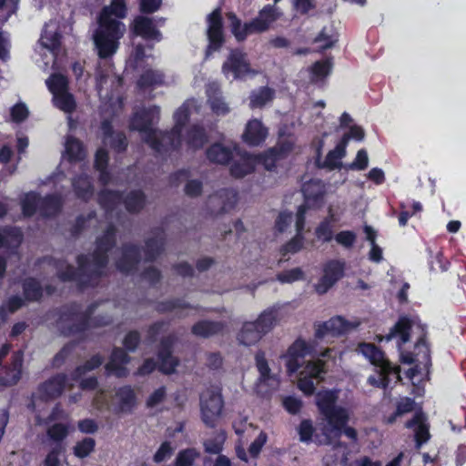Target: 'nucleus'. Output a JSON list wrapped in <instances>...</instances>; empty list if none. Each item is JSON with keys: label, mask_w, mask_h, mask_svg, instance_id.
Here are the masks:
<instances>
[{"label": "nucleus", "mask_w": 466, "mask_h": 466, "mask_svg": "<svg viewBox=\"0 0 466 466\" xmlns=\"http://www.w3.org/2000/svg\"><path fill=\"white\" fill-rule=\"evenodd\" d=\"M129 360L130 358L122 349H115L109 361L106 365V370L108 374L115 375L118 378L126 377L128 374L126 365Z\"/></svg>", "instance_id": "nucleus-26"}, {"label": "nucleus", "mask_w": 466, "mask_h": 466, "mask_svg": "<svg viewBox=\"0 0 466 466\" xmlns=\"http://www.w3.org/2000/svg\"><path fill=\"white\" fill-rule=\"evenodd\" d=\"M222 73L227 78L238 79L248 75H255L257 71L250 67L245 53L240 50H231L222 66Z\"/></svg>", "instance_id": "nucleus-15"}, {"label": "nucleus", "mask_w": 466, "mask_h": 466, "mask_svg": "<svg viewBox=\"0 0 466 466\" xmlns=\"http://www.w3.org/2000/svg\"><path fill=\"white\" fill-rule=\"evenodd\" d=\"M359 350L371 364L378 368V374L376 376H370L368 379L371 385L381 388L388 387L390 374H394L396 378L400 380V370L393 369L385 359L384 353L376 346L362 343L360 345Z\"/></svg>", "instance_id": "nucleus-8"}, {"label": "nucleus", "mask_w": 466, "mask_h": 466, "mask_svg": "<svg viewBox=\"0 0 466 466\" xmlns=\"http://www.w3.org/2000/svg\"><path fill=\"white\" fill-rule=\"evenodd\" d=\"M103 133V142L105 145H111L116 150H124L127 145L126 136L122 133H114L112 126L108 121H104L101 125Z\"/></svg>", "instance_id": "nucleus-36"}, {"label": "nucleus", "mask_w": 466, "mask_h": 466, "mask_svg": "<svg viewBox=\"0 0 466 466\" xmlns=\"http://www.w3.org/2000/svg\"><path fill=\"white\" fill-rule=\"evenodd\" d=\"M121 197L117 192L105 189L99 194V203L106 210L113 209L120 202Z\"/></svg>", "instance_id": "nucleus-52"}, {"label": "nucleus", "mask_w": 466, "mask_h": 466, "mask_svg": "<svg viewBox=\"0 0 466 466\" xmlns=\"http://www.w3.org/2000/svg\"><path fill=\"white\" fill-rule=\"evenodd\" d=\"M107 164V153L100 148L96 151L95 167L100 171V181L103 184H106L108 180V175L106 173L105 168Z\"/></svg>", "instance_id": "nucleus-55"}, {"label": "nucleus", "mask_w": 466, "mask_h": 466, "mask_svg": "<svg viewBox=\"0 0 466 466\" xmlns=\"http://www.w3.org/2000/svg\"><path fill=\"white\" fill-rule=\"evenodd\" d=\"M223 325L220 322L198 321L192 327V333L198 337H209L220 332Z\"/></svg>", "instance_id": "nucleus-43"}, {"label": "nucleus", "mask_w": 466, "mask_h": 466, "mask_svg": "<svg viewBox=\"0 0 466 466\" xmlns=\"http://www.w3.org/2000/svg\"><path fill=\"white\" fill-rule=\"evenodd\" d=\"M401 360L407 364L416 363L419 365H423L427 368L430 364V350L428 346L425 343L423 338H420L416 346L415 352L413 353H403L401 352Z\"/></svg>", "instance_id": "nucleus-28"}, {"label": "nucleus", "mask_w": 466, "mask_h": 466, "mask_svg": "<svg viewBox=\"0 0 466 466\" xmlns=\"http://www.w3.org/2000/svg\"><path fill=\"white\" fill-rule=\"evenodd\" d=\"M346 209V203L342 200H336L331 203L328 208V218L332 222H337L341 218Z\"/></svg>", "instance_id": "nucleus-63"}, {"label": "nucleus", "mask_w": 466, "mask_h": 466, "mask_svg": "<svg viewBox=\"0 0 466 466\" xmlns=\"http://www.w3.org/2000/svg\"><path fill=\"white\" fill-rule=\"evenodd\" d=\"M181 132L182 130L180 131V133ZM207 140L208 136L204 128H202L199 126H193L187 132V136L184 139H182V136L180 135V145L177 147V148H178L182 145V142L185 141L187 147L189 149L196 150L202 147L204 144L207 142ZM174 149H176V147Z\"/></svg>", "instance_id": "nucleus-37"}, {"label": "nucleus", "mask_w": 466, "mask_h": 466, "mask_svg": "<svg viewBox=\"0 0 466 466\" xmlns=\"http://www.w3.org/2000/svg\"><path fill=\"white\" fill-rule=\"evenodd\" d=\"M137 405V393L131 386L117 388L111 399V410L117 415L132 413Z\"/></svg>", "instance_id": "nucleus-17"}, {"label": "nucleus", "mask_w": 466, "mask_h": 466, "mask_svg": "<svg viewBox=\"0 0 466 466\" xmlns=\"http://www.w3.org/2000/svg\"><path fill=\"white\" fill-rule=\"evenodd\" d=\"M67 79L61 74H53L46 79L49 91L53 94V101L56 107L70 114L76 108V102L71 94L67 92Z\"/></svg>", "instance_id": "nucleus-11"}, {"label": "nucleus", "mask_w": 466, "mask_h": 466, "mask_svg": "<svg viewBox=\"0 0 466 466\" xmlns=\"http://www.w3.org/2000/svg\"><path fill=\"white\" fill-rule=\"evenodd\" d=\"M281 316L278 309L269 308L259 314L255 321L243 323L238 333V340L244 346L257 344L279 321Z\"/></svg>", "instance_id": "nucleus-7"}, {"label": "nucleus", "mask_w": 466, "mask_h": 466, "mask_svg": "<svg viewBox=\"0 0 466 466\" xmlns=\"http://www.w3.org/2000/svg\"><path fill=\"white\" fill-rule=\"evenodd\" d=\"M280 157L277 148H271L264 155L257 157V163H261L266 169L271 170L275 167L276 161Z\"/></svg>", "instance_id": "nucleus-61"}, {"label": "nucleus", "mask_w": 466, "mask_h": 466, "mask_svg": "<svg viewBox=\"0 0 466 466\" xmlns=\"http://www.w3.org/2000/svg\"><path fill=\"white\" fill-rule=\"evenodd\" d=\"M359 350L371 364L378 368V374L376 376H370L368 379L371 385L381 388L388 387L390 374H394L396 378L400 380V370L393 369L385 359L384 353L376 346L362 343L360 345Z\"/></svg>", "instance_id": "nucleus-9"}, {"label": "nucleus", "mask_w": 466, "mask_h": 466, "mask_svg": "<svg viewBox=\"0 0 466 466\" xmlns=\"http://www.w3.org/2000/svg\"><path fill=\"white\" fill-rule=\"evenodd\" d=\"M407 428H413L417 448H420L430 439L429 426L423 413H416L414 418L406 423Z\"/></svg>", "instance_id": "nucleus-32"}, {"label": "nucleus", "mask_w": 466, "mask_h": 466, "mask_svg": "<svg viewBox=\"0 0 466 466\" xmlns=\"http://www.w3.org/2000/svg\"><path fill=\"white\" fill-rule=\"evenodd\" d=\"M164 76L161 72L157 70H147L138 80L140 86H152L163 84Z\"/></svg>", "instance_id": "nucleus-51"}, {"label": "nucleus", "mask_w": 466, "mask_h": 466, "mask_svg": "<svg viewBox=\"0 0 466 466\" xmlns=\"http://www.w3.org/2000/svg\"><path fill=\"white\" fill-rule=\"evenodd\" d=\"M207 96L208 104L214 115L224 116L230 112V106L221 96L219 86L216 83L208 86Z\"/></svg>", "instance_id": "nucleus-25"}, {"label": "nucleus", "mask_w": 466, "mask_h": 466, "mask_svg": "<svg viewBox=\"0 0 466 466\" xmlns=\"http://www.w3.org/2000/svg\"><path fill=\"white\" fill-rule=\"evenodd\" d=\"M304 278V273L301 268H295L283 272L277 276V279L281 283H293Z\"/></svg>", "instance_id": "nucleus-59"}, {"label": "nucleus", "mask_w": 466, "mask_h": 466, "mask_svg": "<svg viewBox=\"0 0 466 466\" xmlns=\"http://www.w3.org/2000/svg\"><path fill=\"white\" fill-rule=\"evenodd\" d=\"M65 156L70 161H80L86 157V151L82 143L73 137H67L65 143Z\"/></svg>", "instance_id": "nucleus-42"}, {"label": "nucleus", "mask_w": 466, "mask_h": 466, "mask_svg": "<svg viewBox=\"0 0 466 466\" xmlns=\"http://www.w3.org/2000/svg\"><path fill=\"white\" fill-rule=\"evenodd\" d=\"M315 347L312 343L298 339L288 350L284 356L289 372L293 373L307 364L304 359L313 355Z\"/></svg>", "instance_id": "nucleus-16"}, {"label": "nucleus", "mask_w": 466, "mask_h": 466, "mask_svg": "<svg viewBox=\"0 0 466 466\" xmlns=\"http://www.w3.org/2000/svg\"><path fill=\"white\" fill-rule=\"evenodd\" d=\"M115 243V229L109 226L104 234L96 238L94 252L89 256L78 257L77 272L66 262L57 264L59 278L63 280L76 279L81 285L92 283L94 279L103 274L108 261L107 251Z\"/></svg>", "instance_id": "nucleus-2"}, {"label": "nucleus", "mask_w": 466, "mask_h": 466, "mask_svg": "<svg viewBox=\"0 0 466 466\" xmlns=\"http://www.w3.org/2000/svg\"><path fill=\"white\" fill-rule=\"evenodd\" d=\"M66 384V377L63 374L56 375L43 383L37 392V399L48 400L61 395Z\"/></svg>", "instance_id": "nucleus-24"}, {"label": "nucleus", "mask_w": 466, "mask_h": 466, "mask_svg": "<svg viewBox=\"0 0 466 466\" xmlns=\"http://www.w3.org/2000/svg\"><path fill=\"white\" fill-rule=\"evenodd\" d=\"M207 36L208 39V46L207 56L220 48L224 42L222 17L220 9L217 8L207 17Z\"/></svg>", "instance_id": "nucleus-21"}, {"label": "nucleus", "mask_w": 466, "mask_h": 466, "mask_svg": "<svg viewBox=\"0 0 466 466\" xmlns=\"http://www.w3.org/2000/svg\"><path fill=\"white\" fill-rule=\"evenodd\" d=\"M201 103L196 99L187 100L175 113V126L169 133L163 134L154 129L153 125L160 118V107L151 106L148 107H138L134 111L129 127L143 135V138L149 146L157 152L175 148L180 145L181 128L188 120V116L194 113L199 114Z\"/></svg>", "instance_id": "nucleus-1"}, {"label": "nucleus", "mask_w": 466, "mask_h": 466, "mask_svg": "<svg viewBox=\"0 0 466 466\" xmlns=\"http://www.w3.org/2000/svg\"><path fill=\"white\" fill-rule=\"evenodd\" d=\"M138 263V250L136 246L126 245L119 251L116 261L117 269L122 272H131Z\"/></svg>", "instance_id": "nucleus-27"}, {"label": "nucleus", "mask_w": 466, "mask_h": 466, "mask_svg": "<svg viewBox=\"0 0 466 466\" xmlns=\"http://www.w3.org/2000/svg\"><path fill=\"white\" fill-rule=\"evenodd\" d=\"M325 373L324 362L321 359L308 361L299 372L298 387L305 394H312L315 390L314 380L319 379Z\"/></svg>", "instance_id": "nucleus-20"}, {"label": "nucleus", "mask_w": 466, "mask_h": 466, "mask_svg": "<svg viewBox=\"0 0 466 466\" xmlns=\"http://www.w3.org/2000/svg\"><path fill=\"white\" fill-rule=\"evenodd\" d=\"M24 293L28 300H37L42 295V289L36 280L29 279L24 283Z\"/></svg>", "instance_id": "nucleus-54"}, {"label": "nucleus", "mask_w": 466, "mask_h": 466, "mask_svg": "<svg viewBox=\"0 0 466 466\" xmlns=\"http://www.w3.org/2000/svg\"><path fill=\"white\" fill-rule=\"evenodd\" d=\"M238 200V193L233 188H221L209 195L206 201V211L218 217L230 212Z\"/></svg>", "instance_id": "nucleus-12"}, {"label": "nucleus", "mask_w": 466, "mask_h": 466, "mask_svg": "<svg viewBox=\"0 0 466 466\" xmlns=\"http://www.w3.org/2000/svg\"><path fill=\"white\" fill-rule=\"evenodd\" d=\"M173 343V339L168 337L162 340L161 349L158 353L160 360L159 369L162 372L170 374L175 371L176 367L178 365L177 358L171 355L170 346Z\"/></svg>", "instance_id": "nucleus-29"}, {"label": "nucleus", "mask_w": 466, "mask_h": 466, "mask_svg": "<svg viewBox=\"0 0 466 466\" xmlns=\"http://www.w3.org/2000/svg\"><path fill=\"white\" fill-rule=\"evenodd\" d=\"M344 262L340 260H330L323 266V274L319 281L314 285V289L318 294H325L334 286L344 275Z\"/></svg>", "instance_id": "nucleus-19"}, {"label": "nucleus", "mask_w": 466, "mask_h": 466, "mask_svg": "<svg viewBox=\"0 0 466 466\" xmlns=\"http://www.w3.org/2000/svg\"><path fill=\"white\" fill-rule=\"evenodd\" d=\"M274 91L268 87H261L250 95L251 108L262 107L273 99Z\"/></svg>", "instance_id": "nucleus-46"}, {"label": "nucleus", "mask_w": 466, "mask_h": 466, "mask_svg": "<svg viewBox=\"0 0 466 466\" xmlns=\"http://www.w3.org/2000/svg\"><path fill=\"white\" fill-rule=\"evenodd\" d=\"M133 30L137 35L146 39L159 41L161 34L156 29L153 21L147 17L138 16L134 20Z\"/></svg>", "instance_id": "nucleus-31"}, {"label": "nucleus", "mask_w": 466, "mask_h": 466, "mask_svg": "<svg viewBox=\"0 0 466 466\" xmlns=\"http://www.w3.org/2000/svg\"><path fill=\"white\" fill-rule=\"evenodd\" d=\"M360 325L358 320L349 321L340 316H336L325 322L315 325V336L323 339L326 336H339L345 334Z\"/></svg>", "instance_id": "nucleus-18"}, {"label": "nucleus", "mask_w": 466, "mask_h": 466, "mask_svg": "<svg viewBox=\"0 0 466 466\" xmlns=\"http://www.w3.org/2000/svg\"><path fill=\"white\" fill-rule=\"evenodd\" d=\"M73 187L78 198L88 199L93 195V188L86 176H81L73 181Z\"/></svg>", "instance_id": "nucleus-48"}, {"label": "nucleus", "mask_w": 466, "mask_h": 466, "mask_svg": "<svg viewBox=\"0 0 466 466\" xmlns=\"http://www.w3.org/2000/svg\"><path fill=\"white\" fill-rule=\"evenodd\" d=\"M238 152V147L232 142H216L206 150L208 160L217 165H227Z\"/></svg>", "instance_id": "nucleus-22"}, {"label": "nucleus", "mask_w": 466, "mask_h": 466, "mask_svg": "<svg viewBox=\"0 0 466 466\" xmlns=\"http://www.w3.org/2000/svg\"><path fill=\"white\" fill-rule=\"evenodd\" d=\"M126 208L129 212H138L146 205V198L140 190L130 191L124 198Z\"/></svg>", "instance_id": "nucleus-45"}, {"label": "nucleus", "mask_w": 466, "mask_h": 466, "mask_svg": "<svg viewBox=\"0 0 466 466\" xmlns=\"http://www.w3.org/2000/svg\"><path fill=\"white\" fill-rule=\"evenodd\" d=\"M126 15L125 0H112L110 5L102 9L98 28L93 36L99 57L107 58L116 52L118 40L126 32L125 25L118 19H122Z\"/></svg>", "instance_id": "nucleus-4"}, {"label": "nucleus", "mask_w": 466, "mask_h": 466, "mask_svg": "<svg viewBox=\"0 0 466 466\" xmlns=\"http://www.w3.org/2000/svg\"><path fill=\"white\" fill-rule=\"evenodd\" d=\"M223 400L218 390L208 389L200 396V409L204 423L213 427L221 415Z\"/></svg>", "instance_id": "nucleus-13"}, {"label": "nucleus", "mask_w": 466, "mask_h": 466, "mask_svg": "<svg viewBox=\"0 0 466 466\" xmlns=\"http://www.w3.org/2000/svg\"><path fill=\"white\" fill-rule=\"evenodd\" d=\"M165 242L164 233L157 230L146 241V256L147 259H155L163 250Z\"/></svg>", "instance_id": "nucleus-40"}, {"label": "nucleus", "mask_w": 466, "mask_h": 466, "mask_svg": "<svg viewBox=\"0 0 466 466\" xmlns=\"http://www.w3.org/2000/svg\"><path fill=\"white\" fill-rule=\"evenodd\" d=\"M60 33L58 23L50 20L45 25L35 52L43 57L45 67H47L55 60L56 51L60 46Z\"/></svg>", "instance_id": "nucleus-10"}, {"label": "nucleus", "mask_w": 466, "mask_h": 466, "mask_svg": "<svg viewBox=\"0 0 466 466\" xmlns=\"http://www.w3.org/2000/svg\"><path fill=\"white\" fill-rule=\"evenodd\" d=\"M302 191L305 198V205L301 207H304L306 211L308 207L314 206L322 199L325 193V185L320 180H310L304 184Z\"/></svg>", "instance_id": "nucleus-30"}, {"label": "nucleus", "mask_w": 466, "mask_h": 466, "mask_svg": "<svg viewBox=\"0 0 466 466\" xmlns=\"http://www.w3.org/2000/svg\"><path fill=\"white\" fill-rule=\"evenodd\" d=\"M304 215H305V208L299 207L298 209L297 216H296V224H295L297 235L283 248V251L285 253H295V252H298L302 248L303 238L301 235V231L304 227Z\"/></svg>", "instance_id": "nucleus-38"}, {"label": "nucleus", "mask_w": 466, "mask_h": 466, "mask_svg": "<svg viewBox=\"0 0 466 466\" xmlns=\"http://www.w3.org/2000/svg\"><path fill=\"white\" fill-rule=\"evenodd\" d=\"M23 305L21 298L12 297L6 302V305L0 307V325L5 320L7 314L13 313Z\"/></svg>", "instance_id": "nucleus-56"}, {"label": "nucleus", "mask_w": 466, "mask_h": 466, "mask_svg": "<svg viewBox=\"0 0 466 466\" xmlns=\"http://www.w3.org/2000/svg\"><path fill=\"white\" fill-rule=\"evenodd\" d=\"M198 457L199 452L194 448L180 451L177 455L174 466H193Z\"/></svg>", "instance_id": "nucleus-50"}, {"label": "nucleus", "mask_w": 466, "mask_h": 466, "mask_svg": "<svg viewBox=\"0 0 466 466\" xmlns=\"http://www.w3.org/2000/svg\"><path fill=\"white\" fill-rule=\"evenodd\" d=\"M95 440L92 438H85L77 442L74 447V454L80 459L87 457L95 449Z\"/></svg>", "instance_id": "nucleus-53"}, {"label": "nucleus", "mask_w": 466, "mask_h": 466, "mask_svg": "<svg viewBox=\"0 0 466 466\" xmlns=\"http://www.w3.org/2000/svg\"><path fill=\"white\" fill-rule=\"evenodd\" d=\"M414 325V320L407 317H401L392 328L390 332L385 337V339L389 341L393 337L399 336V346H400V344L406 343L410 340V332L412 331Z\"/></svg>", "instance_id": "nucleus-34"}, {"label": "nucleus", "mask_w": 466, "mask_h": 466, "mask_svg": "<svg viewBox=\"0 0 466 466\" xmlns=\"http://www.w3.org/2000/svg\"><path fill=\"white\" fill-rule=\"evenodd\" d=\"M345 154V147L341 143L336 147V148L330 151L325 160L326 166L334 169L339 166V160L343 157Z\"/></svg>", "instance_id": "nucleus-57"}, {"label": "nucleus", "mask_w": 466, "mask_h": 466, "mask_svg": "<svg viewBox=\"0 0 466 466\" xmlns=\"http://www.w3.org/2000/svg\"><path fill=\"white\" fill-rule=\"evenodd\" d=\"M282 13L279 7L267 5L258 13V16L248 23L242 24L233 13L228 14L231 32L238 42L253 34H260L267 31L270 25L277 21Z\"/></svg>", "instance_id": "nucleus-6"}, {"label": "nucleus", "mask_w": 466, "mask_h": 466, "mask_svg": "<svg viewBox=\"0 0 466 466\" xmlns=\"http://www.w3.org/2000/svg\"><path fill=\"white\" fill-rule=\"evenodd\" d=\"M268 135V127L258 118H252L245 125L242 139L250 146H259Z\"/></svg>", "instance_id": "nucleus-23"}, {"label": "nucleus", "mask_w": 466, "mask_h": 466, "mask_svg": "<svg viewBox=\"0 0 466 466\" xmlns=\"http://www.w3.org/2000/svg\"><path fill=\"white\" fill-rule=\"evenodd\" d=\"M314 432L313 423L309 420H303L298 427V433L301 442H309Z\"/></svg>", "instance_id": "nucleus-60"}, {"label": "nucleus", "mask_w": 466, "mask_h": 466, "mask_svg": "<svg viewBox=\"0 0 466 466\" xmlns=\"http://www.w3.org/2000/svg\"><path fill=\"white\" fill-rule=\"evenodd\" d=\"M103 362V359L99 355H94L83 365L78 366L72 373V379L74 380H80L86 372H89L96 368H98Z\"/></svg>", "instance_id": "nucleus-47"}, {"label": "nucleus", "mask_w": 466, "mask_h": 466, "mask_svg": "<svg viewBox=\"0 0 466 466\" xmlns=\"http://www.w3.org/2000/svg\"><path fill=\"white\" fill-rule=\"evenodd\" d=\"M338 398L339 391L336 390H321L316 395V404L324 420L322 435L315 437L319 444H331L333 440L339 439L341 429L349 420L348 410L336 405Z\"/></svg>", "instance_id": "nucleus-5"}, {"label": "nucleus", "mask_w": 466, "mask_h": 466, "mask_svg": "<svg viewBox=\"0 0 466 466\" xmlns=\"http://www.w3.org/2000/svg\"><path fill=\"white\" fill-rule=\"evenodd\" d=\"M22 241V236L17 228H4L0 230V248H15Z\"/></svg>", "instance_id": "nucleus-44"}, {"label": "nucleus", "mask_w": 466, "mask_h": 466, "mask_svg": "<svg viewBox=\"0 0 466 466\" xmlns=\"http://www.w3.org/2000/svg\"><path fill=\"white\" fill-rule=\"evenodd\" d=\"M239 157L230 167V173L235 177H243L253 171L257 164V157L248 154H237Z\"/></svg>", "instance_id": "nucleus-35"}, {"label": "nucleus", "mask_w": 466, "mask_h": 466, "mask_svg": "<svg viewBox=\"0 0 466 466\" xmlns=\"http://www.w3.org/2000/svg\"><path fill=\"white\" fill-rule=\"evenodd\" d=\"M414 408V401L410 398H403L400 400L397 406L396 412L388 419L389 423H392L398 416H401L410 412Z\"/></svg>", "instance_id": "nucleus-62"}, {"label": "nucleus", "mask_w": 466, "mask_h": 466, "mask_svg": "<svg viewBox=\"0 0 466 466\" xmlns=\"http://www.w3.org/2000/svg\"><path fill=\"white\" fill-rule=\"evenodd\" d=\"M23 364V355L20 352H15L13 356L12 364L8 368H5L3 374L0 375V383L3 385L15 384L21 376Z\"/></svg>", "instance_id": "nucleus-33"}, {"label": "nucleus", "mask_w": 466, "mask_h": 466, "mask_svg": "<svg viewBox=\"0 0 466 466\" xmlns=\"http://www.w3.org/2000/svg\"><path fill=\"white\" fill-rule=\"evenodd\" d=\"M21 205L25 216H32L37 208L44 216H51L58 211L61 203L56 196L41 199L35 193H27Z\"/></svg>", "instance_id": "nucleus-14"}, {"label": "nucleus", "mask_w": 466, "mask_h": 466, "mask_svg": "<svg viewBox=\"0 0 466 466\" xmlns=\"http://www.w3.org/2000/svg\"><path fill=\"white\" fill-rule=\"evenodd\" d=\"M332 68V63L329 60L316 62L310 68L311 81L317 82L328 76Z\"/></svg>", "instance_id": "nucleus-49"}, {"label": "nucleus", "mask_w": 466, "mask_h": 466, "mask_svg": "<svg viewBox=\"0 0 466 466\" xmlns=\"http://www.w3.org/2000/svg\"><path fill=\"white\" fill-rule=\"evenodd\" d=\"M173 177H174V179L177 180L175 182L176 184H178L180 182L187 180V183L185 185V193L187 196H189L191 198H195V197L199 196L202 193V190H203L202 182L198 179L187 180L188 174L187 171H184V170L179 171L177 174H175Z\"/></svg>", "instance_id": "nucleus-41"}, {"label": "nucleus", "mask_w": 466, "mask_h": 466, "mask_svg": "<svg viewBox=\"0 0 466 466\" xmlns=\"http://www.w3.org/2000/svg\"><path fill=\"white\" fill-rule=\"evenodd\" d=\"M68 434V428L62 423H56L47 429V436L55 442L62 441Z\"/></svg>", "instance_id": "nucleus-58"}, {"label": "nucleus", "mask_w": 466, "mask_h": 466, "mask_svg": "<svg viewBox=\"0 0 466 466\" xmlns=\"http://www.w3.org/2000/svg\"><path fill=\"white\" fill-rule=\"evenodd\" d=\"M333 223L329 218L320 223L316 229V235L319 239L323 241H329L332 238V226Z\"/></svg>", "instance_id": "nucleus-64"}, {"label": "nucleus", "mask_w": 466, "mask_h": 466, "mask_svg": "<svg viewBox=\"0 0 466 466\" xmlns=\"http://www.w3.org/2000/svg\"><path fill=\"white\" fill-rule=\"evenodd\" d=\"M256 366L259 372L260 381L268 384L272 389H276L279 384V378L276 374L271 373L263 353L256 355Z\"/></svg>", "instance_id": "nucleus-39"}, {"label": "nucleus", "mask_w": 466, "mask_h": 466, "mask_svg": "<svg viewBox=\"0 0 466 466\" xmlns=\"http://www.w3.org/2000/svg\"><path fill=\"white\" fill-rule=\"evenodd\" d=\"M122 311L115 303L106 301L94 303L85 311L78 305L66 307L57 320V328L65 335H78L90 328L109 325L114 315Z\"/></svg>", "instance_id": "nucleus-3"}]
</instances>
